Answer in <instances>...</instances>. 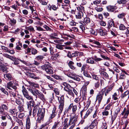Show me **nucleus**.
<instances>
[{
  "label": "nucleus",
  "instance_id": "f257e3e1",
  "mask_svg": "<svg viewBox=\"0 0 129 129\" xmlns=\"http://www.w3.org/2000/svg\"><path fill=\"white\" fill-rule=\"evenodd\" d=\"M45 112L44 108H40L38 106H36L34 108L33 115L34 117L37 113L38 119L42 121L45 116Z\"/></svg>",
  "mask_w": 129,
  "mask_h": 129
},
{
  "label": "nucleus",
  "instance_id": "f03ea898",
  "mask_svg": "<svg viewBox=\"0 0 129 129\" xmlns=\"http://www.w3.org/2000/svg\"><path fill=\"white\" fill-rule=\"evenodd\" d=\"M62 87H64V90L68 92V93L70 95L72 96H74V93L72 91L73 90L75 94L77 95L78 93L69 84H68L65 82H64L62 84Z\"/></svg>",
  "mask_w": 129,
  "mask_h": 129
},
{
  "label": "nucleus",
  "instance_id": "7ed1b4c3",
  "mask_svg": "<svg viewBox=\"0 0 129 129\" xmlns=\"http://www.w3.org/2000/svg\"><path fill=\"white\" fill-rule=\"evenodd\" d=\"M58 100L59 101V108L60 109V112L61 113L63 110L64 102V96L63 95L60 96H57Z\"/></svg>",
  "mask_w": 129,
  "mask_h": 129
},
{
  "label": "nucleus",
  "instance_id": "20e7f679",
  "mask_svg": "<svg viewBox=\"0 0 129 129\" xmlns=\"http://www.w3.org/2000/svg\"><path fill=\"white\" fill-rule=\"evenodd\" d=\"M88 82L84 83L83 81L82 82V84H84L82 87V99L83 100H84L86 99L85 96L86 95V86L88 84Z\"/></svg>",
  "mask_w": 129,
  "mask_h": 129
},
{
  "label": "nucleus",
  "instance_id": "39448f33",
  "mask_svg": "<svg viewBox=\"0 0 129 129\" xmlns=\"http://www.w3.org/2000/svg\"><path fill=\"white\" fill-rule=\"evenodd\" d=\"M42 69L45 70L49 74H53V73L52 68L50 66L48 65H44L41 67Z\"/></svg>",
  "mask_w": 129,
  "mask_h": 129
},
{
  "label": "nucleus",
  "instance_id": "423d86ee",
  "mask_svg": "<svg viewBox=\"0 0 129 129\" xmlns=\"http://www.w3.org/2000/svg\"><path fill=\"white\" fill-rule=\"evenodd\" d=\"M77 116H75L73 118H71L69 121V125H71L69 129H72L75 126V123L77 119Z\"/></svg>",
  "mask_w": 129,
  "mask_h": 129
},
{
  "label": "nucleus",
  "instance_id": "0eeeda50",
  "mask_svg": "<svg viewBox=\"0 0 129 129\" xmlns=\"http://www.w3.org/2000/svg\"><path fill=\"white\" fill-rule=\"evenodd\" d=\"M22 91L24 96L28 100H33L32 97L29 95L28 91L23 86L22 87Z\"/></svg>",
  "mask_w": 129,
  "mask_h": 129
},
{
  "label": "nucleus",
  "instance_id": "6e6552de",
  "mask_svg": "<svg viewBox=\"0 0 129 129\" xmlns=\"http://www.w3.org/2000/svg\"><path fill=\"white\" fill-rule=\"evenodd\" d=\"M107 11L109 12H114L117 9V7L115 6L109 5L106 7Z\"/></svg>",
  "mask_w": 129,
  "mask_h": 129
},
{
  "label": "nucleus",
  "instance_id": "1a4fd4ad",
  "mask_svg": "<svg viewBox=\"0 0 129 129\" xmlns=\"http://www.w3.org/2000/svg\"><path fill=\"white\" fill-rule=\"evenodd\" d=\"M8 107L6 105L3 104L2 105V108L1 109L0 112L1 113L6 115L7 114V111L8 110Z\"/></svg>",
  "mask_w": 129,
  "mask_h": 129
},
{
  "label": "nucleus",
  "instance_id": "9d476101",
  "mask_svg": "<svg viewBox=\"0 0 129 129\" xmlns=\"http://www.w3.org/2000/svg\"><path fill=\"white\" fill-rule=\"evenodd\" d=\"M26 105L27 107V109L29 110H31V107H33L35 105V102L33 100L27 102H26Z\"/></svg>",
  "mask_w": 129,
  "mask_h": 129
},
{
  "label": "nucleus",
  "instance_id": "9b49d317",
  "mask_svg": "<svg viewBox=\"0 0 129 129\" xmlns=\"http://www.w3.org/2000/svg\"><path fill=\"white\" fill-rule=\"evenodd\" d=\"M56 108L55 106H54L53 108L52 111V113L50 115L49 118V120H50L54 118L57 114V113L55 112Z\"/></svg>",
  "mask_w": 129,
  "mask_h": 129
},
{
  "label": "nucleus",
  "instance_id": "f8f14e48",
  "mask_svg": "<svg viewBox=\"0 0 129 129\" xmlns=\"http://www.w3.org/2000/svg\"><path fill=\"white\" fill-rule=\"evenodd\" d=\"M108 28H110L112 26H114V21L112 19H111L108 20Z\"/></svg>",
  "mask_w": 129,
  "mask_h": 129
},
{
  "label": "nucleus",
  "instance_id": "ddd939ff",
  "mask_svg": "<svg viewBox=\"0 0 129 129\" xmlns=\"http://www.w3.org/2000/svg\"><path fill=\"white\" fill-rule=\"evenodd\" d=\"M30 119L29 117H27L26 119V129H29L30 127Z\"/></svg>",
  "mask_w": 129,
  "mask_h": 129
},
{
  "label": "nucleus",
  "instance_id": "4468645a",
  "mask_svg": "<svg viewBox=\"0 0 129 129\" xmlns=\"http://www.w3.org/2000/svg\"><path fill=\"white\" fill-rule=\"evenodd\" d=\"M103 96L101 95V93H99L96 95V101L98 100L99 103H100L103 98Z\"/></svg>",
  "mask_w": 129,
  "mask_h": 129
},
{
  "label": "nucleus",
  "instance_id": "2eb2a0df",
  "mask_svg": "<svg viewBox=\"0 0 129 129\" xmlns=\"http://www.w3.org/2000/svg\"><path fill=\"white\" fill-rule=\"evenodd\" d=\"M10 93L11 96H13L15 99H16L17 96L16 95V91L15 90L10 91Z\"/></svg>",
  "mask_w": 129,
  "mask_h": 129
},
{
  "label": "nucleus",
  "instance_id": "dca6fc26",
  "mask_svg": "<svg viewBox=\"0 0 129 129\" xmlns=\"http://www.w3.org/2000/svg\"><path fill=\"white\" fill-rule=\"evenodd\" d=\"M4 78L7 80H10L12 78L11 75L9 74H6L4 75Z\"/></svg>",
  "mask_w": 129,
  "mask_h": 129
},
{
  "label": "nucleus",
  "instance_id": "f3484780",
  "mask_svg": "<svg viewBox=\"0 0 129 129\" xmlns=\"http://www.w3.org/2000/svg\"><path fill=\"white\" fill-rule=\"evenodd\" d=\"M129 2V0H120L117 2L118 4H125Z\"/></svg>",
  "mask_w": 129,
  "mask_h": 129
},
{
  "label": "nucleus",
  "instance_id": "a211bd4d",
  "mask_svg": "<svg viewBox=\"0 0 129 129\" xmlns=\"http://www.w3.org/2000/svg\"><path fill=\"white\" fill-rule=\"evenodd\" d=\"M93 43L96 44L97 46H95V47L99 48H101L102 46V45L99 42L94 41H93Z\"/></svg>",
  "mask_w": 129,
  "mask_h": 129
},
{
  "label": "nucleus",
  "instance_id": "6ab92c4d",
  "mask_svg": "<svg viewBox=\"0 0 129 129\" xmlns=\"http://www.w3.org/2000/svg\"><path fill=\"white\" fill-rule=\"evenodd\" d=\"M17 110L15 109H11L9 110L10 112L13 115H14L15 116V114H16V115L17 116V114L18 113V112H17Z\"/></svg>",
  "mask_w": 129,
  "mask_h": 129
},
{
  "label": "nucleus",
  "instance_id": "aec40b11",
  "mask_svg": "<svg viewBox=\"0 0 129 129\" xmlns=\"http://www.w3.org/2000/svg\"><path fill=\"white\" fill-rule=\"evenodd\" d=\"M100 73L102 76H103L105 78H107L108 77V74L105 72L104 71L100 72Z\"/></svg>",
  "mask_w": 129,
  "mask_h": 129
},
{
  "label": "nucleus",
  "instance_id": "412c9836",
  "mask_svg": "<svg viewBox=\"0 0 129 129\" xmlns=\"http://www.w3.org/2000/svg\"><path fill=\"white\" fill-rule=\"evenodd\" d=\"M13 82L12 81H10L8 83L7 85V87L9 89H10L11 88L10 87H11L13 85Z\"/></svg>",
  "mask_w": 129,
  "mask_h": 129
},
{
  "label": "nucleus",
  "instance_id": "4be33fe9",
  "mask_svg": "<svg viewBox=\"0 0 129 129\" xmlns=\"http://www.w3.org/2000/svg\"><path fill=\"white\" fill-rule=\"evenodd\" d=\"M98 123L97 119H95L92 122L91 124V125L93 127H94L95 126L97 125Z\"/></svg>",
  "mask_w": 129,
  "mask_h": 129
},
{
  "label": "nucleus",
  "instance_id": "5701e85b",
  "mask_svg": "<svg viewBox=\"0 0 129 129\" xmlns=\"http://www.w3.org/2000/svg\"><path fill=\"white\" fill-rule=\"evenodd\" d=\"M98 33L100 35L102 36H105L107 34L106 32L104 31L102 29H101L99 30Z\"/></svg>",
  "mask_w": 129,
  "mask_h": 129
},
{
  "label": "nucleus",
  "instance_id": "b1692460",
  "mask_svg": "<svg viewBox=\"0 0 129 129\" xmlns=\"http://www.w3.org/2000/svg\"><path fill=\"white\" fill-rule=\"evenodd\" d=\"M94 59L93 58H90L88 59L87 60L86 62L89 63L94 64Z\"/></svg>",
  "mask_w": 129,
  "mask_h": 129
},
{
  "label": "nucleus",
  "instance_id": "393cba45",
  "mask_svg": "<svg viewBox=\"0 0 129 129\" xmlns=\"http://www.w3.org/2000/svg\"><path fill=\"white\" fill-rule=\"evenodd\" d=\"M51 76L57 80H62V78L61 77L58 76L57 75H52Z\"/></svg>",
  "mask_w": 129,
  "mask_h": 129
},
{
  "label": "nucleus",
  "instance_id": "a878e982",
  "mask_svg": "<svg viewBox=\"0 0 129 129\" xmlns=\"http://www.w3.org/2000/svg\"><path fill=\"white\" fill-rule=\"evenodd\" d=\"M65 47V45L59 44H58L56 46V48L61 50L64 49L63 47Z\"/></svg>",
  "mask_w": 129,
  "mask_h": 129
},
{
  "label": "nucleus",
  "instance_id": "bb28decb",
  "mask_svg": "<svg viewBox=\"0 0 129 129\" xmlns=\"http://www.w3.org/2000/svg\"><path fill=\"white\" fill-rule=\"evenodd\" d=\"M28 83L31 86L36 88L38 87L39 86L38 84L31 81H29Z\"/></svg>",
  "mask_w": 129,
  "mask_h": 129
},
{
  "label": "nucleus",
  "instance_id": "cd10ccee",
  "mask_svg": "<svg viewBox=\"0 0 129 129\" xmlns=\"http://www.w3.org/2000/svg\"><path fill=\"white\" fill-rule=\"evenodd\" d=\"M59 122L57 121L55 122L53 126L52 129H56L59 126Z\"/></svg>",
  "mask_w": 129,
  "mask_h": 129
},
{
  "label": "nucleus",
  "instance_id": "c85d7f7f",
  "mask_svg": "<svg viewBox=\"0 0 129 129\" xmlns=\"http://www.w3.org/2000/svg\"><path fill=\"white\" fill-rule=\"evenodd\" d=\"M74 62L72 61H70L68 63V65L72 69L74 70L75 69V68L74 67L73 64H74Z\"/></svg>",
  "mask_w": 129,
  "mask_h": 129
},
{
  "label": "nucleus",
  "instance_id": "c756f323",
  "mask_svg": "<svg viewBox=\"0 0 129 129\" xmlns=\"http://www.w3.org/2000/svg\"><path fill=\"white\" fill-rule=\"evenodd\" d=\"M129 93V91H127L124 92L123 94H122L121 96V98L123 99Z\"/></svg>",
  "mask_w": 129,
  "mask_h": 129
},
{
  "label": "nucleus",
  "instance_id": "7c9ffc66",
  "mask_svg": "<svg viewBox=\"0 0 129 129\" xmlns=\"http://www.w3.org/2000/svg\"><path fill=\"white\" fill-rule=\"evenodd\" d=\"M119 28L120 30H124L126 29V27L123 24H121L119 25Z\"/></svg>",
  "mask_w": 129,
  "mask_h": 129
},
{
  "label": "nucleus",
  "instance_id": "2f4dec72",
  "mask_svg": "<svg viewBox=\"0 0 129 129\" xmlns=\"http://www.w3.org/2000/svg\"><path fill=\"white\" fill-rule=\"evenodd\" d=\"M80 98H77L74 100V101L78 104L80 106V103H81Z\"/></svg>",
  "mask_w": 129,
  "mask_h": 129
},
{
  "label": "nucleus",
  "instance_id": "473e14b6",
  "mask_svg": "<svg viewBox=\"0 0 129 129\" xmlns=\"http://www.w3.org/2000/svg\"><path fill=\"white\" fill-rule=\"evenodd\" d=\"M35 88H30L28 89L29 91L32 93L34 95H35Z\"/></svg>",
  "mask_w": 129,
  "mask_h": 129
},
{
  "label": "nucleus",
  "instance_id": "72a5a7b5",
  "mask_svg": "<svg viewBox=\"0 0 129 129\" xmlns=\"http://www.w3.org/2000/svg\"><path fill=\"white\" fill-rule=\"evenodd\" d=\"M19 61H20L21 62H22L23 63H24L26 65H27V66H30V67H31L30 66H31V64H30L28 63H27L26 62V61H24V60H21V59H19ZM31 67H32V66H31Z\"/></svg>",
  "mask_w": 129,
  "mask_h": 129
},
{
  "label": "nucleus",
  "instance_id": "f704fd0d",
  "mask_svg": "<svg viewBox=\"0 0 129 129\" xmlns=\"http://www.w3.org/2000/svg\"><path fill=\"white\" fill-rule=\"evenodd\" d=\"M90 32L91 34L92 35L96 36L97 35V32L95 31V30L92 29H91L90 31Z\"/></svg>",
  "mask_w": 129,
  "mask_h": 129
},
{
  "label": "nucleus",
  "instance_id": "c9c22d12",
  "mask_svg": "<svg viewBox=\"0 0 129 129\" xmlns=\"http://www.w3.org/2000/svg\"><path fill=\"white\" fill-rule=\"evenodd\" d=\"M83 18L84 19L83 20L84 22L86 23H87L90 22V20L89 18L88 17H85L84 18V17H83Z\"/></svg>",
  "mask_w": 129,
  "mask_h": 129
},
{
  "label": "nucleus",
  "instance_id": "e433bc0d",
  "mask_svg": "<svg viewBox=\"0 0 129 129\" xmlns=\"http://www.w3.org/2000/svg\"><path fill=\"white\" fill-rule=\"evenodd\" d=\"M95 9L98 12L102 11L103 10V9L102 8L99 7L98 6L95 7Z\"/></svg>",
  "mask_w": 129,
  "mask_h": 129
},
{
  "label": "nucleus",
  "instance_id": "4c0bfd02",
  "mask_svg": "<svg viewBox=\"0 0 129 129\" xmlns=\"http://www.w3.org/2000/svg\"><path fill=\"white\" fill-rule=\"evenodd\" d=\"M84 8L83 7L81 6V16H82V17L84 16V15L85 16V13L84 12Z\"/></svg>",
  "mask_w": 129,
  "mask_h": 129
},
{
  "label": "nucleus",
  "instance_id": "58836bf2",
  "mask_svg": "<svg viewBox=\"0 0 129 129\" xmlns=\"http://www.w3.org/2000/svg\"><path fill=\"white\" fill-rule=\"evenodd\" d=\"M120 110V108L119 107H117L115 111L114 114L117 116Z\"/></svg>",
  "mask_w": 129,
  "mask_h": 129
},
{
  "label": "nucleus",
  "instance_id": "ea45409f",
  "mask_svg": "<svg viewBox=\"0 0 129 129\" xmlns=\"http://www.w3.org/2000/svg\"><path fill=\"white\" fill-rule=\"evenodd\" d=\"M83 74L85 77H90V75L88 74L86 70H84V71H83Z\"/></svg>",
  "mask_w": 129,
  "mask_h": 129
},
{
  "label": "nucleus",
  "instance_id": "a19ab883",
  "mask_svg": "<svg viewBox=\"0 0 129 129\" xmlns=\"http://www.w3.org/2000/svg\"><path fill=\"white\" fill-rule=\"evenodd\" d=\"M91 111L92 109H89L87 111L85 115L84 116V118L87 117L88 115L91 112Z\"/></svg>",
  "mask_w": 129,
  "mask_h": 129
},
{
  "label": "nucleus",
  "instance_id": "79ce46f5",
  "mask_svg": "<svg viewBox=\"0 0 129 129\" xmlns=\"http://www.w3.org/2000/svg\"><path fill=\"white\" fill-rule=\"evenodd\" d=\"M1 90L5 94H6L7 95H8V92L5 90V89L3 88H2L1 89Z\"/></svg>",
  "mask_w": 129,
  "mask_h": 129
},
{
  "label": "nucleus",
  "instance_id": "37998d69",
  "mask_svg": "<svg viewBox=\"0 0 129 129\" xmlns=\"http://www.w3.org/2000/svg\"><path fill=\"white\" fill-rule=\"evenodd\" d=\"M43 27L45 28L46 30L51 31V29L46 25H44L43 26Z\"/></svg>",
  "mask_w": 129,
  "mask_h": 129
},
{
  "label": "nucleus",
  "instance_id": "c03bdc74",
  "mask_svg": "<svg viewBox=\"0 0 129 129\" xmlns=\"http://www.w3.org/2000/svg\"><path fill=\"white\" fill-rule=\"evenodd\" d=\"M18 110L20 112H22L24 110V108L22 106L19 105L18 106Z\"/></svg>",
  "mask_w": 129,
  "mask_h": 129
},
{
  "label": "nucleus",
  "instance_id": "a18cd8bd",
  "mask_svg": "<svg viewBox=\"0 0 129 129\" xmlns=\"http://www.w3.org/2000/svg\"><path fill=\"white\" fill-rule=\"evenodd\" d=\"M77 12V13L76 15V17L77 19H80L81 18L80 12L79 11L78 12Z\"/></svg>",
  "mask_w": 129,
  "mask_h": 129
},
{
  "label": "nucleus",
  "instance_id": "49530a36",
  "mask_svg": "<svg viewBox=\"0 0 129 129\" xmlns=\"http://www.w3.org/2000/svg\"><path fill=\"white\" fill-rule=\"evenodd\" d=\"M37 59L38 60H43L44 57L42 55H39L38 56L36 57Z\"/></svg>",
  "mask_w": 129,
  "mask_h": 129
},
{
  "label": "nucleus",
  "instance_id": "de8ad7c7",
  "mask_svg": "<svg viewBox=\"0 0 129 129\" xmlns=\"http://www.w3.org/2000/svg\"><path fill=\"white\" fill-rule=\"evenodd\" d=\"M37 51L36 49L33 48L31 49V53L35 55L37 53Z\"/></svg>",
  "mask_w": 129,
  "mask_h": 129
},
{
  "label": "nucleus",
  "instance_id": "09e8293b",
  "mask_svg": "<svg viewBox=\"0 0 129 129\" xmlns=\"http://www.w3.org/2000/svg\"><path fill=\"white\" fill-rule=\"evenodd\" d=\"M16 99V102L17 104L19 105L22 104V103L21 102V100H22L21 99H17V98Z\"/></svg>",
  "mask_w": 129,
  "mask_h": 129
},
{
  "label": "nucleus",
  "instance_id": "8fccbe9b",
  "mask_svg": "<svg viewBox=\"0 0 129 129\" xmlns=\"http://www.w3.org/2000/svg\"><path fill=\"white\" fill-rule=\"evenodd\" d=\"M101 2V1L100 0H95L94 1L93 3V4L96 5L99 4Z\"/></svg>",
  "mask_w": 129,
  "mask_h": 129
},
{
  "label": "nucleus",
  "instance_id": "3c124183",
  "mask_svg": "<svg viewBox=\"0 0 129 129\" xmlns=\"http://www.w3.org/2000/svg\"><path fill=\"white\" fill-rule=\"evenodd\" d=\"M69 77L71 78L74 79L75 80H76L77 81H79L80 80V79L78 77L75 76L74 77H73L70 75Z\"/></svg>",
  "mask_w": 129,
  "mask_h": 129
},
{
  "label": "nucleus",
  "instance_id": "603ef678",
  "mask_svg": "<svg viewBox=\"0 0 129 129\" xmlns=\"http://www.w3.org/2000/svg\"><path fill=\"white\" fill-rule=\"evenodd\" d=\"M78 52L75 51L74 53H71L72 57H73L74 56H78V53L80 54V53Z\"/></svg>",
  "mask_w": 129,
  "mask_h": 129
},
{
  "label": "nucleus",
  "instance_id": "864d4df0",
  "mask_svg": "<svg viewBox=\"0 0 129 129\" xmlns=\"http://www.w3.org/2000/svg\"><path fill=\"white\" fill-rule=\"evenodd\" d=\"M55 93L57 95H59V90L57 88H55L54 90Z\"/></svg>",
  "mask_w": 129,
  "mask_h": 129
},
{
  "label": "nucleus",
  "instance_id": "5fc2aeb1",
  "mask_svg": "<svg viewBox=\"0 0 129 129\" xmlns=\"http://www.w3.org/2000/svg\"><path fill=\"white\" fill-rule=\"evenodd\" d=\"M117 95L116 93H115L113 95V99L114 100H116L118 99V98L117 97Z\"/></svg>",
  "mask_w": 129,
  "mask_h": 129
},
{
  "label": "nucleus",
  "instance_id": "6e6d98bb",
  "mask_svg": "<svg viewBox=\"0 0 129 129\" xmlns=\"http://www.w3.org/2000/svg\"><path fill=\"white\" fill-rule=\"evenodd\" d=\"M124 15V13H122L118 15L117 17L119 18H122L123 17Z\"/></svg>",
  "mask_w": 129,
  "mask_h": 129
},
{
  "label": "nucleus",
  "instance_id": "4d7b16f0",
  "mask_svg": "<svg viewBox=\"0 0 129 129\" xmlns=\"http://www.w3.org/2000/svg\"><path fill=\"white\" fill-rule=\"evenodd\" d=\"M27 75L32 78H33L35 76V75L34 74H31L28 73H27Z\"/></svg>",
  "mask_w": 129,
  "mask_h": 129
},
{
  "label": "nucleus",
  "instance_id": "13d9d810",
  "mask_svg": "<svg viewBox=\"0 0 129 129\" xmlns=\"http://www.w3.org/2000/svg\"><path fill=\"white\" fill-rule=\"evenodd\" d=\"M9 19L10 20V21L11 22V23L14 24H15L16 23V20L15 19L13 18L12 19H11L9 18Z\"/></svg>",
  "mask_w": 129,
  "mask_h": 129
},
{
  "label": "nucleus",
  "instance_id": "bf43d9fd",
  "mask_svg": "<svg viewBox=\"0 0 129 129\" xmlns=\"http://www.w3.org/2000/svg\"><path fill=\"white\" fill-rule=\"evenodd\" d=\"M22 3L21 4L22 6L23 7H25V8H27V7L25 6V4L24 3L25 1H26V0H21Z\"/></svg>",
  "mask_w": 129,
  "mask_h": 129
},
{
  "label": "nucleus",
  "instance_id": "052dcab7",
  "mask_svg": "<svg viewBox=\"0 0 129 129\" xmlns=\"http://www.w3.org/2000/svg\"><path fill=\"white\" fill-rule=\"evenodd\" d=\"M106 90V88H105L104 89H103L102 90L100 93H101V95L103 96Z\"/></svg>",
  "mask_w": 129,
  "mask_h": 129
},
{
  "label": "nucleus",
  "instance_id": "680f3d73",
  "mask_svg": "<svg viewBox=\"0 0 129 129\" xmlns=\"http://www.w3.org/2000/svg\"><path fill=\"white\" fill-rule=\"evenodd\" d=\"M102 114L103 115L107 116L109 114V112L105 110V111L102 112Z\"/></svg>",
  "mask_w": 129,
  "mask_h": 129
},
{
  "label": "nucleus",
  "instance_id": "e2e57ef3",
  "mask_svg": "<svg viewBox=\"0 0 129 129\" xmlns=\"http://www.w3.org/2000/svg\"><path fill=\"white\" fill-rule=\"evenodd\" d=\"M111 104H109L107 105V106L106 107L105 109V110H109L110 109L111 107Z\"/></svg>",
  "mask_w": 129,
  "mask_h": 129
},
{
  "label": "nucleus",
  "instance_id": "0e129e2a",
  "mask_svg": "<svg viewBox=\"0 0 129 129\" xmlns=\"http://www.w3.org/2000/svg\"><path fill=\"white\" fill-rule=\"evenodd\" d=\"M24 115L25 114L24 113H21L18 115V117L20 118H22L24 117Z\"/></svg>",
  "mask_w": 129,
  "mask_h": 129
},
{
  "label": "nucleus",
  "instance_id": "69168bd1",
  "mask_svg": "<svg viewBox=\"0 0 129 129\" xmlns=\"http://www.w3.org/2000/svg\"><path fill=\"white\" fill-rule=\"evenodd\" d=\"M129 114V110H128L125 111V114L124 115V117L126 118H127L128 115Z\"/></svg>",
  "mask_w": 129,
  "mask_h": 129
},
{
  "label": "nucleus",
  "instance_id": "338daca9",
  "mask_svg": "<svg viewBox=\"0 0 129 129\" xmlns=\"http://www.w3.org/2000/svg\"><path fill=\"white\" fill-rule=\"evenodd\" d=\"M41 92L35 88V95H36V94L38 95Z\"/></svg>",
  "mask_w": 129,
  "mask_h": 129
},
{
  "label": "nucleus",
  "instance_id": "774afa93",
  "mask_svg": "<svg viewBox=\"0 0 129 129\" xmlns=\"http://www.w3.org/2000/svg\"><path fill=\"white\" fill-rule=\"evenodd\" d=\"M42 129H48V126L45 125H42L41 126Z\"/></svg>",
  "mask_w": 129,
  "mask_h": 129
}]
</instances>
